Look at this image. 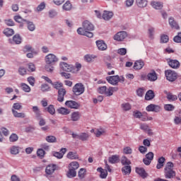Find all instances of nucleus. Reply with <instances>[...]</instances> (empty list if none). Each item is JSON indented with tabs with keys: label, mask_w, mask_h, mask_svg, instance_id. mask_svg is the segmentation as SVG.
I'll return each instance as SVG.
<instances>
[{
	"label": "nucleus",
	"mask_w": 181,
	"mask_h": 181,
	"mask_svg": "<svg viewBox=\"0 0 181 181\" xmlns=\"http://www.w3.org/2000/svg\"><path fill=\"white\" fill-rule=\"evenodd\" d=\"M92 30H94V25L86 20L83 22L82 28H78L77 33L91 38L94 36V34L91 32Z\"/></svg>",
	"instance_id": "obj_1"
},
{
	"label": "nucleus",
	"mask_w": 181,
	"mask_h": 181,
	"mask_svg": "<svg viewBox=\"0 0 181 181\" xmlns=\"http://www.w3.org/2000/svg\"><path fill=\"white\" fill-rule=\"evenodd\" d=\"M59 62V58L56 57L54 54H49L45 57V70L48 71V73H53V70H54L55 64Z\"/></svg>",
	"instance_id": "obj_2"
},
{
	"label": "nucleus",
	"mask_w": 181,
	"mask_h": 181,
	"mask_svg": "<svg viewBox=\"0 0 181 181\" xmlns=\"http://www.w3.org/2000/svg\"><path fill=\"white\" fill-rule=\"evenodd\" d=\"M16 110H22V105L19 103H16L13 105L11 111L13 112V117L16 118H25L26 115L24 112H18Z\"/></svg>",
	"instance_id": "obj_3"
},
{
	"label": "nucleus",
	"mask_w": 181,
	"mask_h": 181,
	"mask_svg": "<svg viewBox=\"0 0 181 181\" xmlns=\"http://www.w3.org/2000/svg\"><path fill=\"white\" fill-rule=\"evenodd\" d=\"M165 74L166 79L171 83H173V81H176V80H177V73H176L175 71L168 69L165 71Z\"/></svg>",
	"instance_id": "obj_4"
},
{
	"label": "nucleus",
	"mask_w": 181,
	"mask_h": 181,
	"mask_svg": "<svg viewBox=\"0 0 181 181\" xmlns=\"http://www.w3.org/2000/svg\"><path fill=\"white\" fill-rule=\"evenodd\" d=\"M72 91L75 95H81L86 91V87L83 83H76L73 87Z\"/></svg>",
	"instance_id": "obj_5"
},
{
	"label": "nucleus",
	"mask_w": 181,
	"mask_h": 181,
	"mask_svg": "<svg viewBox=\"0 0 181 181\" xmlns=\"http://www.w3.org/2000/svg\"><path fill=\"white\" fill-rule=\"evenodd\" d=\"M107 81L112 86H117L119 83V76H112L106 77Z\"/></svg>",
	"instance_id": "obj_6"
},
{
	"label": "nucleus",
	"mask_w": 181,
	"mask_h": 181,
	"mask_svg": "<svg viewBox=\"0 0 181 181\" xmlns=\"http://www.w3.org/2000/svg\"><path fill=\"white\" fill-rule=\"evenodd\" d=\"M127 36H128L127 32L120 31L114 36V40H117V42H122V40H124Z\"/></svg>",
	"instance_id": "obj_7"
},
{
	"label": "nucleus",
	"mask_w": 181,
	"mask_h": 181,
	"mask_svg": "<svg viewBox=\"0 0 181 181\" xmlns=\"http://www.w3.org/2000/svg\"><path fill=\"white\" fill-rule=\"evenodd\" d=\"M148 112H159L160 111V106L158 105L150 104L146 107Z\"/></svg>",
	"instance_id": "obj_8"
},
{
	"label": "nucleus",
	"mask_w": 181,
	"mask_h": 181,
	"mask_svg": "<svg viewBox=\"0 0 181 181\" xmlns=\"http://www.w3.org/2000/svg\"><path fill=\"white\" fill-rule=\"evenodd\" d=\"M66 93L67 91L64 88L58 90L57 101H59V103H63V101H64V96L66 95Z\"/></svg>",
	"instance_id": "obj_9"
},
{
	"label": "nucleus",
	"mask_w": 181,
	"mask_h": 181,
	"mask_svg": "<svg viewBox=\"0 0 181 181\" xmlns=\"http://www.w3.org/2000/svg\"><path fill=\"white\" fill-rule=\"evenodd\" d=\"M59 65L64 71L71 72L74 69V66H73V65H69L66 62H61Z\"/></svg>",
	"instance_id": "obj_10"
},
{
	"label": "nucleus",
	"mask_w": 181,
	"mask_h": 181,
	"mask_svg": "<svg viewBox=\"0 0 181 181\" xmlns=\"http://www.w3.org/2000/svg\"><path fill=\"white\" fill-rule=\"evenodd\" d=\"M65 105L69 108H73L74 110H78L80 107V104L77 103V102L74 100H68L65 103Z\"/></svg>",
	"instance_id": "obj_11"
},
{
	"label": "nucleus",
	"mask_w": 181,
	"mask_h": 181,
	"mask_svg": "<svg viewBox=\"0 0 181 181\" xmlns=\"http://www.w3.org/2000/svg\"><path fill=\"white\" fill-rule=\"evenodd\" d=\"M96 46L98 50H100L101 52H104L105 50H107L108 47L105 42H104V40H97Z\"/></svg>",
	"instance_id": "obj_12"
},
{
	"label": "nucleus",
	"mask_w": 181,
	"mask_h": 181,
	"mask_svg": "<svg viewBox=\"0 0 181 181\" xmlns=\"http://www.w3.org/2000/svg\"><path fill=\"white\" fill-rule=\"evenodd\" d=\"M165 179H173L176 176V172L173 170H164Z\"/></svg>",
	"instance_id": "obj_13"
},
{
	"label": "nucleus",
	"mask_w": 181,
	"mask_h": 181,
	"mask_svg": "<svg viewBox=\"0 0 181 181\" xmlns=\"http://www.w3.org/2000/svg\"><path fill=\"white\" fill-rule=\"evenodd\" d=\"M168 23H169L170 28H172V29H176L177 30H178V29H180L179 24H177V22H176V21H175V18L173 17L169 18Z\"/></svg>",
	"instance_id": "obj_14"
},
{
	"label": "nucleus",
	"mask_w": 181,
	"mask_h": 181,
	"mask_svg": "<svg viewBox=\"0 0 181 181\" xmlns=\"http://www.w3.org/2000/svg\"><path fill=\"white\" fill-rule=\"evenodd\" d=\"M54 170H56V165L50 164L46 167L45 173L48 175H53V173H54Z\"/></svg>",
	"instance_id": "obj_15"
},
{
	"label": "nucleus",
	"mask_w": 181,
	"mask_h": 181,
	"mask_svg": "<svg viewBox=\"0 0 181 181\" xmlns=\"http://www.w3.org/2000/svg\"><path fill=\"white\" fill-rule=\"evenodd\" d=\"M147 80L148 81H156L158 80V74H156L155 70L151 71V72L147 74Z\"/></svg>",
	"instance_id": "obj_16"
},
{
	"label": "nucleus",
	"mask_w": 181,
	"mask_h": 181,
	"mask_svg": "<svg viewBox=\"0 0 181 181\" xmlns=\"http://www.w3.org/2000/svg\"><path fill=\"white\" fill-rule=\"evenodd\" d=\"M136 173H137V174L139 175V176H141V177H142L143 179L148 177V173H146V171H145V169L144 168L136 167Z\"/></svg>",
	"instance_id": "obj_17"
},
{
	"label": "nucleus",
	"mask_w": 181,
	"mask_h": 181,
	"mask_svg": "<svg viewBox=\"0 0 181 181\" xmlns=\"http://www.w3.org/2000/svg\"><path fill=\"white\" fill-rule=\"evenodd\" d=\"M168 64L172 69H179V67H180V62L177 59H170L168 61Z\"/></svg>",
	"instance_id": "obj_18"
},
{
	"label": "nucleus",
	"mask_w": 181,
	"mask_h": 181,
	"mask_svg": "<svg viewBox=\"0 0 181 181\" xmlns=\"http://www.w3.org/2000/svg\"><path fill=\"white\" fill-rule=\"evenodd\" d=\"M145 66V63L142 60H137L134 62L133 68L134 70H141Z\"/></svg>",
	"instance_id": "obj_19"
},
{
	"label": "nucleus",
	"mask_w": 181,
	"mask_h": 181,
	"mask_svg": "<svg viewBox=\"0 0 181 181\" xmlns=\"http://www.w3.org/2000/svg\"><path fill=\"white\" fill-rule=\"evenodd\" d=\"M112 16H114V13H112V11H104L102 18L103 19H104V21H110V19H111Z\"/></svg>",
	"instance_id": "obj_20"
},
{
	"label": "nucleus",
	"mask_w": 181,
	"mask_h": 181,
	"mask_svg": "<svg viewBox=\"0 0 181 181\" xmlns=\"http://www.w3.org/2000/svg\"><path fill=\"white\" fill-rule=\"evenodd\" d=\"M66 151L67 148H61L60 152H54L53 155L54 156H55V158H57L58 159H62V158L64 156V153H66Z\"/></svg>",
	"instance_id": "obj_21"
},
{
	"label": "nucleus",
	"mask_w": 181,
	"mask_h": 181,
	"mask_svg": "<svg viewBox=\"0 0 181 181\" xmlns=\"http://www.w3.org/2000/svg\"><path fill=\"white\" fill-rule=\"evenodd\" d=\"M155 98V93L152 90H149L146 92L145 95V100L149 101L151 100H153Z\"/></svg>",
	"instance_id": "obj_22"
},
{
	"label": "nucleus",
	"mask_w": 181,
	"mask_h": 181,
	"mask_svg": "<svg viewBox=\"0 0 181 181\" xmlns=\"http://www.w3.org/2000/svg\"><path fill=\"white\" fill-rule=\"evenodd\" d=\"M33 111L35 115L36 119H40L42 118V113H40V110L37 106H33Z\"/></svg>",
	"instance_id": "obj_23"
},
{
	"label": "nucleus",
	"mask_w": 181,
	"mask_h": 181,
	"mask_svg": "<svg viewBox=\"0 0 181 181\" xmlns=\"http://www.w3.org/2000/svg\"><path fill=\"white\" fill-rule=\"evenodd\" d=\"M151 5L153 8H154V9H161L163 8V4L159 1H151Z\"/></svg>",
	"instance_id": "obj_24"
},
{
	"label": "nucleus",
	"mask_w": 181,
	"mask_h": 181,
	"mask_svg": "<svg viewBox=\"0 0 181 181\" xmlns=\"http://www.w3.org/2000/svg\"><path fill=\"white\" fill-rule=\"evenodd\" d=\"M136 3L139 8H146L148 5V0H136Z\"/></svg>",
	"instance_id": "obj_25"
},
{
	"label": "nucleus",
	"mask_w": 181,
	"mask_h": 181,
	"mask_svg": "<svg viewBox=\"0 0 181 181\" xmlns=\"http://www.w3.org/2000/svg\"><path fill=\"white\" fill-rule=\"evenodd\" d=\"M165 160L166 159L164 157H160L158 160V164L156 165L157 169H162L165 165Z\"/></svg>",
	"instance_id": "obj_26"
},
{
	"label": "nucleus",
	"mask_w": 181,
	"mask_h": 181,
	"mask_svg": "<svg viewBox=\"0 0 181 181\" xmlns=\"http://www.w3.org/2000/svg\"><path fill=\"white\" fill-rule=\"evenodd\" d=\"M119 160V156L118 155H113L111 157H109V163H118Z\"/></svg>",
	"instance_id": "obj_27"
},
{
	"label": "nucleus",
	"mask_w": 181,
	"mask_h": 181,
	"mask_svg": "<svg viewBox=\"0 0 181 181\" xmlns=\"http://www.w3.org/2000/svg\"><path fill=\"white\" fill-rule=\"evenodd\" d=\"M121 163L123 166H128L131 165V160L127 156H123L121 158Z\"/></svg>",
	"instance_id": "obj_28"
},
{
	"label": "nucleus",
	"mask_w": 181,
	"mask_h": 181,
	"mask_svg": "<svg viewBox=\"0 0 181 181\" xmlns=\"http://www.w3.org/2000/svg\"><path fill=\"white\" fill-rule=\"evenodd\" d=\"M19 149H21L19 146H13L10 148V153L11 155H18L19 153Z\"/></svg>",
	"instance_id": "obj_29"
},
{
	"label": "nucleus",
	"mask_w": 181,
	"mask_h": 181,
	"mask_svg": "<svg viewBox=\"0 0 181 181\" xmlns=\"http://www.w3.org/2000/svg\"><path fill=\"white\" fill-rule=\"evenodd\" d=\"M66 158L71 160H76V159H78V155H77V153L70 151L66 155Z\"/></svg>",
	"instance_id": "obj_30"
},
{
	"label": "nucleus",
	"mask_w": 181,
	"mask_h": 181,
	"mask_svg": "<svg viewBox=\"0 0 181 181\" xmlns=\"http://www.w3.org/2000/svg\"><path fill=\"white\" fill-rule=\"evenodd\" d=\"M25 23H27V28L30 32H33L35 29H36V26H35L33 22L26 20Z\"/></svg>",
	"instance_id": "obj_31"
},
{
	"label": "nucleus",
	"mask_w": 181,
	"mask_h": 181,
	"mask_svg": "<svg viewBox=\"0 0 181 181\" xmlns=\"http://www.w3.org/2000/svg\"><path fill=\"white\" fill-rule=\"evenodd\" d=\"M72 5L70 1H66L62 6V9L66 11H71Z\"/></svg>",
	"instance_id": "obj_32"
},
{
	"label": "nucleus",
	"mask_w": 181,
	"mask_h": 181,
	"mask_svg": "<svg viewBox=\"0 0 181 181\" xmlns=\"http://www.w3.org/2000/svg\"><path fill=\"white\" fill-rule=\"evenodd\" d=\"M78 139H80V141H88L90 136L87 133H81L78 136Z\"/></svg>",
	"instance_id": "obj_33"
},
{
	"label": "nucleus",
	"mask_w": 181,
	"mask_h": 181,
	"mask_svg": "<svg viewBox=\"0 0 181 181\" xmlns=\"http://www.w3.org/2000/svg\"><path fill=\"white\" fill-rule=\"evenodd\" d=\"M79 166L80 165H78V163L77 161H73L69 165L68 168H69V169L77 170V169H78Z\"/></svg>",
	"instance_id": "obj_34"
},
{
	"label": "nucleus",
	"mask_w": 181,
	"mask_h": 181,
	"mask_svg": "<svg viewBox=\"0 0 181 181\" xmlns=\"http://www.w3.org/2000/svg\"><path fill=\"white\" fill-rule=\"evenodd\" d=\"M45 141L49 144H55V142H57V139L54 136H47L45 137Z\"/></svg>",
	"instance_id": "obj_35"
},
{
	"label": "nucleus",
	"mask_w": 181,
	"mask_h": 181,
	"mask_svg": "<svg viewBox=\"0 0 181 181\" xmlns=\"http://www.w3.org/2000/svg\"><path fill=\"white\" fill-rule=\"evenodd\" d=\"M122 172L123 175H130L131 174V165H124L122 168Z\"/></svg>",
	"instance_id": "obj_36"
},
{
	"label": "nucleus",
	"mask_w": 181,
	"mask_h": 181,
	"mask_svg": "<svg viewBox=\"0 0 181 181\" xmlns=\"http://www.w3.org/2000/svg\"><path fill=\"white\" fill-rule=\"evenodd\" d=\"M45 110L51 115H54L56 113V110L54 109V106L53 105H49L47 107L45 108Z\"/></svg>",
	"instance_id": "obj_37"
},
{
	"label": "nucleus",
	"mask_w": 181,
	"mask_h": 181,
	"mask_svg": "<svg viewBox=\"0 0 181 181\" xmlns=\"http://www.w3.org/2000/svg\"><path fill=\"white\" fill-rule=\"evenodd\" d=\"M57 111L59 114H62V115H69L70 114V110L64 107H60Z\"/></svg>",
	"instance_id": "obj_38"
},
{
	"label": "nucleus",
	"mask_w": 181,
	"mask_h": 181,
	"mask_svg": "<svg viewBox=\"0 0 181 181\" xmlns=\"http://www.w3.org/2000/svg\"><path fill=\"white\" fill-rule=\"evenodd\" d=\"M13 40L16 45H21V43H22V37H21V35L18 34H16L13 37Z\"/></svg>",
	"instance_id": "obj_39"
},
{
	"label": "nucleus",
	"mask_w": 181,
	"mask_h": 181,
	"mask_svg": "<svg viewBox=\"0 0 181 181\" xmlns=\"http://www.w3.org/2000/svg\"><path fill=\"white\" fill-rule=\"evenodd\" d=\"M13 33H15V32L13 31V29H11V28H6L4 30V34L6 36H7V37L12 36L13 35Z\"/></svg>",
	"instance_id": "obj_40"
},
{
	"label": "nucleus",
	"mask_w": 181,
	"mask_h": 181,
	"mask_svg": "<svg viewBox=\"0 0 181 181\" xmlns=\"http://www.w3.org/2000/svg\"><path fill=\"white\" fill-rule=\"evenodd\" d=\"M71 118L72 121H78L80 119V113L78 112H74L71 115Z\"/></svg>",
	"instance_id": "obj_41"
},
{
	"label": "nucleus",
	"mask_w": 181,
	"mask_h": 181,
	"mask_svg": "<svg viewBox=\"0 0 181 181\" xmlns=\"http://www.w3.org/2000/svg\"><path fill=\"white\" fill-rule=\"evenodd\" d=\"M46 8V3L45 1L41 2L36 8L35 12H42L43 9Z\"/></svg>",
	"instance_id": "obj_42"
},
{
	"label": "nucleus",
	"mask_w": 181,
	"mask_h": 181,
	"mask_svg": "<svg viewBox=\"0 0 181 181\" xmlns=\"http://www.w3.org/2000/svg\"><path fill=\"white\" fill-rule=\"evenodd\" d=\"M67 176L68 177H76L77 176V172H76V170L69 168Z\"/></svg>",
	"instance_id": "obj_43"
},
{
	"label": "nucleus",
	"mask_w": 181,
	"mask_h": 181,
	"mask_svg": "<svg viewBox=\"0 0 181 181\" xmlns=\"http://www.w3.org/2000/svg\"><path fill=\"white\" fill-rule=\"evenodd\" d=\"M21 87L23 91H25V93H30V86H28V84L21 83Z\"/></svg>",
	"instance_id": "obj_44"
},
{
	"label": "nucleus",
	"mask_w": 181,
	"mask_h": 181,
	"mask_svg": "<svg viewBox=\"0 0 181 181\" xmlns=\"http://www.w3.org/2000/svg\"><path fill=\"white\" fill-rule=\"evenodd\" d=\"M121 107L123 111H129V110L132 108V107L131 106V104H129V103H122L121 105Z\"/></svg>",
	"instance_id": "obj_45"
},
{
	"label": "nucleus",
	"mask_w": 181,
	"mask_h": 181,
	"mask_svg": "<svg viewBox=\"0 0 181 181\" xmlns=\"http://www.w3.org/2000/svg\"><path fill=\"white\" fill-rule=\"evenodd\" d=\"M95 55H91V54H86L84 56V59L86 60V62H87L88 63H90V62H93L94 60V59H95Z\"/></svg>",
	"instance_id": "obj_46"
},
{
	"label": "nucleus",
	"mask_w": 181,
	"mask_h": 181,
	"mask_svg": "<svg viewBox=\"0 0 181 181\" xmlns=\"http://www.w3.org/2000/svg\"><path fill=\"white\" fill-rule=\"evenodd\" d=\"M167 99L168 101H176V100H177V96L169 93L167 94Z\"/></svg>",
	"instance_id": "obj_47"
},
{
	"label": "nucleus",
	"mask_w": 181,
	"mask_h": 181,
	"mask_svg": "<svg viewBox=\"0 0 181 181\" xmlns=\"http://www.w3.org/2000/svg\"><path fill=\"white\" fill-rule=\"evenodd\" d=\"M164 110L165 111H173V110H175V106L172 104H165L164 105Z\"/></svg>",
	"instance_id": "obj_48"
},
{
	"label": "nucleus",
	"mask_w": 181,
	"mask_h": 181,
	"mask_svg": "<svg viewBox=\"0 0 181 181\" xmlns=\"http://www.w3.org/2000/svg\"><path fill=\"white\" fill-rule=\"evenodd\" d=\"M19 139V137L18 136V134L13 133L10 137H9V141L10 142H16Z\"/></svg>",
	"instance_id": "obj_49"
},
{
	"label": "nucleus",
	"mask_w": 181,
	"mask_h": 181,
	"mask_svg": "<svg viewBox=\"0 0 181 181\" xmlns=\"http://www.w3.org/2000/svg\"><path fill=\"white\" fill-rule=\"evenodd\" d=\"M52 86H53L54 88H56V90H58V91L60 89L64 88L63 83H59V82H56L55 83H52Z\"/></svg>",
	"instance_id": "obj_50"
},
{
	"label": "nucleus",
	"mask_w": 181,
	"mask_h": 181,
	"mask_svg": "<svg viewBox=\"0 0 181 181\" xmlns=\"http://www.w3.org/2000/svg\"><path fill=\"white\" fill-rule=\"evenodd\" d=\"M14 21L16 22H18V23H22V22H26V19H23L21 16H15L13 18Z\"/></svg>",
	"instance_id": "obj_51"
},
{
	"label": "nucleus",
	"mask_w": 181,
	"mask_h": 181,
	"mask_svg": "<svg viewBox=\"0 0 181 181\" xmlns=\"http://www.w3.org/2000/svg\"><path fill=\"white\" fill-rule=\"evenodd\" d=\"M85 173H86V169L81 168L78 173V177L81 179H84Z\"/></svg>",
	"instance_id": "obj_52"
},
{
	"label": "nucleus",
	"mask_w": 181,
	"mask_h": 181,
	"mask_svg": "<svg viewBox=\"0 0 181 181\" xmlns=\"http://www.w3.org/2000/svg\"><path fill=\"white\" fill-rule=\"evenodd\" d=\"M169 42V36L166 35H163L160 37V42L161 43H168Z\"/></svg>",
	"instance_id": "obj_53"
},
{
	"label": "nucleus",
	"mask_w": 181,
	"mask_h": 181,
	"mask_svg": "<svg viewBox=\"0 0 181 181\" xmlns=\"http://www.w3.org/2000/svg\"><path fill=\"white\" fill-rule=\"evenodd\" d=\"M41 90L43 93H46V91H50V86L49 85L45 83L41 86Z\"/></svg>",
	"instance_id": "obj_54"
},
{
	"label": "nucleus",
	"mask_w": 181,
	"mask_h": 181,
	"mask_svg": "<svg viewBox=\"0 0 181 181\" xmlns=\"http://www.w3.org/2000/svg\"><path fill=\"white\" fill-rule=\"evenodd\" d=\"M173 41L175 43H181V33H178L177 35L174 37Z\"/></svg>",
	"instance_id": "obj_55"
},
{
	"label": "nucleus",
	"mask_w": 181,
	"mask_h": 181,
	"mask_svg": "<svg viewBox=\"0 0 181 181\" xmlns=\"http://www.w3.org/2000/svg\"><path fill=\"white\" fill-rule=\"evenodd\" d=\"M173 163L172 162H168L166 165H165V168H164V170H173Z\"/></svg>",
	"instance_id": "obj_56"
},
{
	"label": "nucleus",
	"mask_w": 181,
	"mask_h": 181,
	"mask_svg": "<svg viewBox=\"0 0 181 181\" xmlns=\"http://www.w3.org/2000/svg\"><path fill=\"white\" fill-rule=\"evenodd\" d=\"M18 73L21 76H25L27 73L26 69L23 66H20L18 68Z\"/></svg>",
	"instance_id": "obj_57"
},
{
	"label": "nucleus",
	"mask_w": 181,
	"mask_h": 181,
	"mask_svg": "<svg viewBox=\"0 0 181 181\" xmlns=\"http://www.w3.org/2000/svg\"><path fill=\"white\" fill-rule=\"evenodd\" d=\"M98 91L100 94H106L107 93V86H101L98 88Z\"/></svg>",
	"instance_id": "obj_58"
},
{
	"label": "nucleus",
	"mask_w": 181,
	"mask_h": 181,
	"mask_svg": "<svg viewBox=\"0 0 181 181\" xmlns=\"http://www.w3.org/2000/svg\"><path fill=\"white\" fill-rule=\"evenodd\" d=\"M123 152L126 155H131V153H132V148H131V147H129V146H127V147L124 148Z\"/></svg>",
	"instance_id": "obj_59"
},
{
	"label": "nucleus",
	"mask_w": 181,
	"mask_h": 181,
	"mask_svg": "<svg viewBox=\"0 0 181 181\" xmlns=\"http://www.w3.org/2000/svg\"><path fill=\"white\" fill-rule=\"evenodd\" d=\"M4 22L7 26H15V23L13 19L4 20Z\"/></svg>",
	"instance_id": "obj_60"
},
{
	"label": "nucleus",
	"mask_w": 181,
	"mask_h": 181,
	"mask_svg": "<svg viewBox=\"0 0 181 181\" xmlns=\"http://www.w3.org/2000/svg\"><path fill=\"white\" fill-rule=\"evenodd\" d=\"M153 35H155V28H150L148 29V36L150 39H153Z\"/></svg>",
	"instance_id": "obj_61"
},
{
	"label": "nucleus",
	"mask_w": 181,
	"mask_h": 181,
	"mask_svg": "<svg viewBox=\"0 0 181 181\" xmlns=\"http://www.w3.org/2000/svg\"><path fill=\"white\" fill-rule=\"evenodd\" d=\"M117 53L120 56H125L127 54V49L125 48H120L117 50Z\"/></svg>",
	"instance_id": "obj_62"
},
{
	"label": "nucleus",
	"mask_w": 181,
	"mask_h": 181,
	"mask_svg": "<svg viewBox=\"0 0 181 181\" xmlns=\"http://www.w3.org/2000/svg\"><path fill=\"white\" fill-rule=\"evenodd\" d=\"M37 155L41 158H43L45 156V150L42 148L38 149L37 151Z\"/></svg>",
	"instance_id": "obj_63"
},
{
	"label": "nucleus",
	"mask_w": 181,
	"mask_h": 181,
	"mask_svg": "<svg viewBox=\"0 0 181 181\" xmlns=\"http://www.w3.org/2000/svg\"><path fill=\"white\" fill-rule=\"evenodd\" d=\"M28 81L29 84H30L32 86V87H33L35 86V77H33V76L28 77Z\"/></svg>",
	"instance_id": "obj_64"
}]
</instances>
